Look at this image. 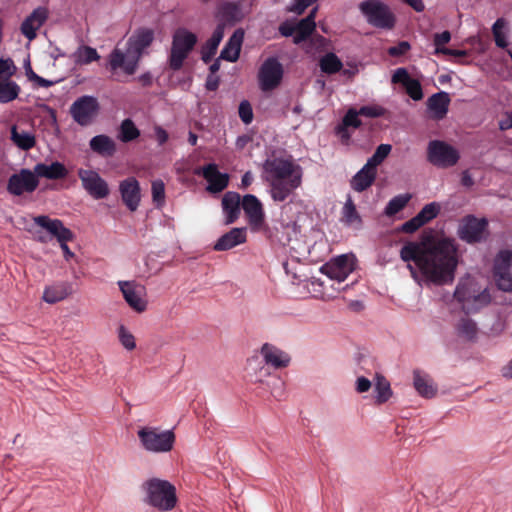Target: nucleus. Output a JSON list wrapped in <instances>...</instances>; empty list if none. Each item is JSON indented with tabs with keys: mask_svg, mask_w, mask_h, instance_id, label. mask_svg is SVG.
I'll return each mask as SVG.
<instances>
[{
	"mask_svg": "<svg viewBox=\"0 0 512 512\" xmlns=\"http://www.w3.org/2000/svg\"><path fill=\"white\" fill-rule=\"evenodd\" d=\"M118 339L121 345L128 351L136 348V340L134 335L123 325L118 328Z\"/></svg>",
	"mask_w": 512,
	"mask_h": 512,
	"instance_id": "3c124183",
	"label": "nucleus"
},
{
	"mask_svg": "<svg viewBox=\"0 0 512 512\" xmlns=\"http://www.w3.org/2000/svg\"><path fill=\"white\" fill-rule=\"evenodd\" d=\"M140 135L139 129L135 126L132 120L125 119L120 126L119 139L122 142H130L135 140Z\"/></svg>",
	"mask_w": 512,
	"mask_h": 512,
	"instance_id": "49530a36",
	"label": "nucleus"
},
{
	"mask_svg": "<svg viewBox=\"0 0 512 512\" xmlns=\"http://www.w3.org/2000/svg\"><path fill=\"white\" fill-rule=\"evenodd\" d=\"M359 116H361L359 110L353 108L349 109L343 118V125L345 127H360L362 123L361 120L359 119Z\"/></svg>",
	"mask_w": 512,
	"mask_h": 512,
	"instance_id": "13d9d810",
	"label": "nucleus"
},
{
	"mask_svg": "<svg viewBox=\"0 0 512 512\" xmlns=\"http://www.w3.org/2000/svg\"><path fill=\"white\" fill-rule=\"evenodd\" d=\"M410 49V44L406 41L400 42L398 45L390 47L388 53L391 56H399L405 54Z\"/></svg>",
	"mask_w": 512,
	"mask_h": 512,
	"instance_id": "e2e57ef3",
	"label": "nucleus"
},
{
	"mask_svg": "<svg viewBox=\"0 0 512 512\" xmlns=\"http://www.w3.org/2000/svg\"><path fill=\"white\" fill-rule=\"evenodd\" d=\"M341 215V219L345 225L354 229H360L362 227V218L358 213L356 205L354 204L350 195L347 197L343 205Z\"/></svg>",
	"mask_w": 512,
	"mask_h": 512,
	"instance_id": "c9c22d12",
	"label": "nucleus"
},
{
	"mask_svg": "<svg viewBox=\"0 0 512 512\" xmlns=\"http://www.w3.org/2000/svg\"><path fill=\"white\" fill-rule=\"evenodd\" d=\"M392 83L402 84L407 94L415 101H419L423 98V92L421 84L418 80L410 77L408 71L405 68H398L394 71L391 79Z\"/></svg>",
	"mask_w": 512,
	"mask_h": 512,
	"instance_id": "b1692460",
	"label": "nucleus"
},
{
	"mask_svg": "<svg viewBox=\"0 0 512 512\" xmlns=\"http://www.w3.org/2000/svg\"><path fill=\"white\" fill-rule=\"evenodd\" d=\"M71 293L69 286L65 283H58L45 288L42 299L46 303H56L64 300Z\"/></svg>",
	"mask_w": 512,
	"mask_h": 512,
	"instance_id": "58836bf2",
	"label": "nucleus"
},
{
	"mask_svg": "<svg viewBox=\"0 0 512 512\" xmlns=\"http://www.w3.org/2000/svg\"><path fill=\"white\" fill-rule=\"evenodd\" d=\"M242 209L253 232L261 231L265 227L263 205L255 195L246 194L242 198Z\"/></svg>",
	"mask_w": 512,
	"mask_h": 512,
	"instance_id": "a211bd4d",
	"label": "nucleus"
},
{
	"mask_svg": "<svg viewBox=\"0 0 512 512\" xmlns=\"http://www.w3.org/2000/svg\"><path fill=\"white\" fill-rule=\"evenodd\" d=\"M451 40V33L449 31H443L441 33H436L434 35V46H435V54H444V51L448 48L445 47L447 43Z\"/></svg>",
	"mask_w": 512,
	"mask_h": 512,
	"instance_id": "5fc2aeb1",
	"label": "nucleus"
},
{
	"mask_svg": "<svg viewBox=\"0 0 512 512\" xmlns=\"http://www.w3.org/2000/svg\"><path fill=\"white\" fill-rule=\"evenodd\" d=\"M373 401L377 405L388 402L392 396L390 382L380 373H376L373 377Z\"/></svg>",
	"mask_w": 512,
	"mask_h": 512,
	"instance_id": "c756f323",
	"label": "nucleus"
},
{
	"mask_svg": "<svg viewBox=\"0 0 512 512\" xmlns=\"http://www.w3.org/2000/svg\"><path fill=\"white\" fill-rule=\"evenodd\" d=\"M247 240L246 228H233L229 232L222 235L214 244V250L226 251L238 245L245 243Z\"/></svg>",
	"mask_w": 512,
	"mask_h": 512,
	"instance_id": "bb28decb",
	"label": "nucleus"
},
{
	"mask_svg": "<svg viewBox=\"0 0 512 512\" xmlns=\"http://www.w3.org/2000/svg\"><path fill=\"white\" fill-rule=\"evenodd\" d=\"M90 148L93 152L103 156H112L116 151V144L112 138L107 135H97L90 140Z\"/></svg>",
	"mask_w": 512,
	"mask_h": 512,
	"instance_id": "f704fd0d",
	"label": "nucleus"
},
{
	"mask_svg": "<svg viewBox=\"0 0 512 512\" xmlns=\"http://www.w3.org/2000/svg\"><path fill=\"white\" fill-rule=\"evenodd\" d=\"M270 378L271 381H266V384L271 395L277 400H282L286 394L284 380L280 376L276 375H272Z\"/></svg>",
	"mask_w": 512,
	"mask_h": 512,
	"instance_id": "de8ad7c7",
	"label": "nucleus"
},
{
	"mask_svg": "<svg viewBox=\"0 0 512 512\" xmlns=\"http://www.w3.org/2000/svg\"><path fill=\"white\" fill-rule=\"evenodd\" d=\"M152 199L157 206H162L165 202V185L161 180L152 182L151 187Z\"/></svg>",
	"mask_w": 512,
	"mask_h": 512,
	"instance_id": "864d4df0",
	"label": "nucleus"
},
{
	"mask_svg": "<svg viewBox=\"0 0 512 512\" xmlns=\"http://www.w3.org/2000/svg\"><path fill=\"white\" fill-rule=\"evenodd\" d=\"M77 175L81 181L82 188L95 200L106 198L110 194L107 181L93 169L80 168Z\"/></svg>",
	"mask_w": 512,
	"mask_h": 512,
	"instance_id": "9b49d317",
	"label": "nucleus"
},
{
	"mask_svg": "<svg viewBox=\"0 0 512 512\" xmlns=\"http://www.w3.org/2000/svg\"><path fill=\"white\" fill-rule=\"evenodd\" d=\"M355 261L353 254H343L324 264L320 271L330 279L342 282L353 272Z\"/></svg>",
	"mask_w": 512,
	"mask_h": 512,
	"instance_id": "4468645a",
	"label": "nucleus"
},
{
	"mask_svg": "<svg viewBox=\"0 0 512 512\" xmlns=\"http://www.w3.org/2000/svg\"><path fill=\"white\" fill-rule=\"evenodd\" d=\"M38 186L39 179L35 169L22 168L9 177L7 191L13 196H22L33 193Z\"/></svg>",
	"mask_w": 512,
	"mask_h": 512,
	"instance_id": "9d476101",
	"label": "nucleus"
},
{
	"mask_svg": "<svg viewBox=\"0 0 512 512\" xmlns=\"http://www.w3.org/2000/svg\"><path fill=\"white\" fill-rule=\"evenodd\" d=\"M391 150L392 146L390 144L379 145L375 153L367 160L366 164L377 170V166L385 160Z\"/></svg>",
	"mask_w": 512,
	"mask_h": 512,
	"instance_id": "09e8293b",
	"label": "nucleus"
},
{
	"mask_svg": "<svg viewBox=\"0 0 512 512\" xmlns=\"http://www.w3.org/2000/svg\"><path fill=\"white\" fill-rule=\"evenodd\" d=\"M34 169L38 175V179L43 177L50 180H57L65 178L68 175L66 167L58 161L52 162L49 165L45 163H37L34 166Z\"/></svg>",
	"mask_w": 512,
	"mask_h": 512,
	"instance_id": "2f4dec72",
	"label": "nucleus"
},
{
	"mask_svg": "<svg viewBox=\"0 0 512 512\" xmlns=\"http://www.w3.org/2000/svg\"><path fill=\"white\" fill-rule=\"evenodd\" d=\"M440 205L436 202H431L429 204H426L418 213L417 217L420 221L423 222V225L430 222L434 218L437 217V215L440 212Z\"/></svg>",
	"mask_w": 512,
	"mask_h": 512,
	"instance_id": "8fccbe9b",
	"label": "nucleus"
},
{
	"mask_svg": "<svg viewBox=\"0 0 512 512\" xmlns=\"http://www.w3.org/2000/svg\"><path fill=\"white\" fill-rule=\"evenodd\" d=\"M282 77V64L276 58H268L258 72L259 87L264 92L272 91L280 85Z\"/></svg>",
	"mask_w": 512,
	"mask_h": 512,
	"instance_id": "ddd939ff",
	"label": "nucleus"
},
{
	"mask_svg": "<svg viewBox=\"0 0 512 512\" xmlns=\"http://www.w3.org/2000/svg\"><path fill=\"white\" fill-rule=\"evenodd\" d=\"M121 199L130 211H136L141 201V189L138 180L129 177L119 183Z\"/></svg>",
	"mask_w": 512,
	"mask_h": 512,
	"instance_id": "412c9836",
	"label": "nucleus"
},
{
	"mask_svg": "<svg viewBox=\"0 0 512 512\" xmlns=\"http://www.w3.org/2000/svg\"><path fill=\"white\" fill-rule=\"evenodd\" d=\"M155 135L160 145L168 140V133L160 126L155 127Z\"/></svg>",
	"mask_w": 512,
	"mask_h": 512,
	"instance_id": "338daca9",
	"label": "nucleus"
},
{
	"mask_svg": "<svg viewBox=\"0 0 512 512\" xmlns=\"http://www.w3.org/2000/svg\"><path fill=\"white\" fill-rule=\"evenodd\" d=\"M422 226L423 222L420 221L417 216H414L412 219L408 220L401 226L400 231L405 233H413Z\"/></svg>",
	"mask_w": 512,
	"mask_h": 512,
	"instance_id": "052dcab7",
	"label": "nucleus"
},
{
	"mask_svg": "<svg viewBox=\"0 0 512 512\" xmlns=\"http://www.w3.org/2000/svg\"><path fill=\"white\" fill-rule=\"evenodd\" d=\"M11 140L21 150H30L36 144V139L32 132L19 129L17 126L11 128Z\"/></svg>",
	"mask_w": 512,
	"mask_h": 512,
	"instance_id": "4c0bfd02",
	"label": "nucleus"
},
{
	"mask_svg": "<svg viewBox=\"0 0 512 512\" xmlns=\"http://www.w3.org/2000/svg\"><path fill=\"white\" fill-rule=\"evenodd\" d=\"M487 226V219L468 215L462 219L459 226L458 235L462 240L466 242H479L485 237Z\"/></svg>",
	"mask_w": 512,
	"mask_h": 512,
	"instance_id": "f3484780",
	"label": "nucleus"
},
{
	"mask_svg": "<svg viewBox=\"0 0 512 512\" xmlns=\"http://www.w3.org/2000/svg\"><path fill=\"white\" fill-rule=\"evenodd\" d=\"M455 333L463 341L475 342L479 337L480 329L473 319L464 316L455 324Z\"/></svg>",
	"mask_w": 512,
	"mask_h": 512,
	"instance_id": "c85d7f7f",
	"label": "nucleus"
},
{
	"mask_svg": "<svg viewBox=\"0 0 512 512\" xmlns=\"http://www.w3.org/2000/svg\"><path fill=\"white\" fill-rule=\"evenodd\" d=\"M196 41V35L186 29H178L175 32L170 55V67L172 69L178 70L181 68Z\"/></svg>",
	"mask_w": 512,
	"mask_h": 512,
	"instance_id": "0eeeda50",
	"label": "nucleus"
},
{
	"mask_svg": "<svg viewBox=\"0 0 512 512\" xmlns=\"http://www.w3.org/2000/svg\"><path fill=\"white\" fill-rule=\"evenodd\" d=\"M411 199L409 194H400L393 197L385 207L384 213L387 216H393L401 211Z\"/></svg>",
	"mask_w": 512,
	"mask_h": 512,
	"instance_id": "a18cd8bd",
	"label": "nucleus"
},
{
	"mask_svg": "<svg viewBox=\"0 0 512 512\" xmlns=\"http://www.w3.org/2000/svg\"><path fill=\"white\" fill-rule=\"evenodd\" d=\"M99 109L98 101L93 96H82L70 107V113L75 122L81 126L90 124L97 115Z\"/></svg>",
	"mask_w": 512,
	"mask_h": 512,
	"instance_id": "dca6fc26",
	"label": "nucleus"
},
{
	"mask_svg": "<svg viewBox=\"0 0 512 512\" xmlns=\"http://www.w3.org/2000/svg\"><path fill=\"white\" fill-rule=\"evenodd\" d=\"M360 10L369 24L390 29L394 26V16L389 7L378 0H367L360 4Z\"/></svg>",
	"mask_w": 512,
	"mask_h": 512,
	"instance_id": "6e6552de",
	"label": "nucleus"
},
{
	"mask_svg": "<svg viewBox=\"0 0 512 512\" xmlns=\"http://www.w3.org/2000/svg\"><path fill=\"white\" fill-rule=\"evenodd\" d=\"M507 25L508 23L504 18H499L492 26V33L495 39V43L500 48H505L508 46Z\"/></svg>",
	"mask_w": 512,
	"mask_h": 512,
	"instance_id": "37998d69",
	"label": "nucleus"
},
{
	"mask_svg": "<svg viewBox=\"0 0 512 512\" xmlns=\"http://www.w3.org/2000/svg\"><path fill=\"white\" fill-rule=\"evenodd\" d=\"M500 130H508L512 128V112H507L499 121Z\"/></svg>",
	"mask_w": 512,
	"mask_h": 512,
	"instance_id": "0e129e2a",
	"label": "nucleus"
},
{
	"mask_svg": "<svg viewBox=\"0 0 512 512\" xmlns=\"http://www.w3.org/2000/svg\"><path fill=\"white\" fill-rule=\"evenodd\" d=\"M320 68L324 73L334 74L341 70L343 64L341 60L334 54L328 53L320 59Z\"/></svg>",
	"mask_w": 512,
	"mask_h": 512,
	"instance_id": "c03bdc74",
	"label": "nucleus"
},
{
	"mask_svg": "<svg viewBox=\"0 0 512 512\" xmlns=\"http://www.w3.org/2000/svg\"><path fill=\"white\" fill-rule=\"evenodd\" d=\"M316 1L317 0H294L289 10L300 15L307 7L311 6Z\"/></svg>",
	"mask_w": 512,
	"mask_h": 512,
	"instance_id": "680f3d73",
	"label": "nucleus"
},
{
	"mask_svg": "<svg viewBox=\"0 0 512 512\" xmlns=\"http://www.w3.org/2000/svg\"><path fill=\"white\" fill-rule=\"evenodd\" d=\"M242 200L237 192L229 191L222 198V209L225 215V223L232 224L240 216Z\"/></svg>",
	"mask_w": 512,
	"mask_h": 512,
	"instance_id": "a878e982",
	"label": "nucleus"
},
{
	"mask_svg": "<svg viewBox=\"0 0 512 512\" xmlns=\"http://www.w3.org/2000/svg\"><path fill=\"white\" fill-rule=\"evenodd\" d=\"M260 356L266 365L276 370L288 367L291 362V357L287 352L270 343L262 345Z\"/></svg>",
	"mask_w": 512,
	"mask_h": 512,
	"instance_id": "6ab92c4d",
	"label": "nucleus"
},
{
	"mask_svg": "<svg viewBox=\"0 0 512 512\" xmlns=\"http://www.w3.org/2000/svg\"><path fill=\"white\" fill-rule=\"evenodd\" d=\"M21 89L14 81H2L0 83V103H8L15 100Z\"/></svg>",
	"mask_w": 512,
	"mask_h": 512,
	"instance_id": "79ce46f5",
	"label": "nucleus"
},
{
	"mask_svg": "<svg viewBox=\"0 0 512 512\" xmlns=\"http://www.w3.org/2000/svg\"><path fill=\"white\" fill-rule=\"evenodd\" d=\"M279 30L283 36H286V37L293 36L294 37L296 34V25L284 23L280 26Z\"/></svg>",
	"mask_w": 512,
	"mask_h": 512,
	"instance_id": "69168bd1",
	"label": "nucleus"
},
{
	"mask_svg": "<svg viewBox=\"0 0 512 512\" xmlns=\"http://www.w3.org/2000/svg\"><path fill=\"white\" fill-rule=\"evenodd\" d=\"M450 104L449 94L441 91L433 94L427 100V110L429 117L434 120L443 119L447 112Z\"/></svg>",
	"mask_w": 512,
	"mask_h": 512,
	"instance_id": "393cba45",
	"label": "nucleus"
},
{
	"mask_svg": "<svg viewBox=\"0 0 512 512\" xmlns=\"http://www.w3.org/2000/svg\"><path fill=\"white\" fill-rule=\"evenodd\" d=\"M428 161L434 166L447 168L454 166L459 158V152L452 145L440 141H430L427 148Z\"/></svg>",
	"mask_w": 512,
	"mask_h": 512,
	"instance_id": "1a4fd4ad",
	"label": "nucleus"
},
{
	"mask_svg": "<svg viewBox=\"0 0 512 512\" xmlns=\"http://www.w3.org/2000/svg\"><path fill=\"white\" fill-rule=\"evenodd\" d=\"M413 385L418 394L424 398H433L437 393V388L430 376L419 371L414 372Z\"/></svg>",
	"mask_w": 512,
	"mask_h": 512,
	"instance_id": "72a5a7b5",
	"label": "nucleus"
},
{
	"mask_svg": "<svg viewBox=\"0 0 512 512\" xmlns=\"http://www.w3.org/2000/svg\"><path fill=\"white\" fill-rule=\"evenodd\" d=\"M119 289L129 307L137 313L147 310V290L136 281H118Z\"/></svg>",
	"mask_w": 512,
	"mask_h": 512,
	"instance_id": "f8f14e48",
	"label": "nucleus"
},
{
	"mask_svg": "<svg viewBox=\"0 0 512 512\" xmlns=\"http://www.w3.org/2000/svg\"><path fill=\"white\" fill-rule=\"evenodd\" d=\"M139 445L150 454H166L174 449L176 435L172 429L142 426L137 430Z\"/></svg>",
	"mask_w": 512,
	"mask_h": 512,
	"instance_id": "39448f33",
	"label": "nucleus"
},
{
	"mask_svg": "<svg viewBox=\"0 0 512 512\" xmlns=\"http://www.w3.org/2000/svg\"><path fill=\"white\" fill-rule=\"evenodd\" d=\"M316 13H317V7L313 8L310 11L309 15L306 18L302 19L296 25V34L293 38L294 43H296V44L301 43L306 38H308L312 34V32L315 30Z\"/></svg>",
	"mask_w": 512,
	"mask_h": 512,
	"instance_id": "e433bc0d",
	"label": "nucleus"
},
{
	"mask_svg": "<svg viewBox=\"0 0 512 512\" xmlns=\"http://www.w3.org/2000/svg\"><path fill=\"white\" fill-rule=\"evenodd\" d=\"M243 38V30L237 29L222 49L220 58L230 62H235L239 58Z\"/></svg>",
	"mask_w": 512,
	"mask_h": 512,
	"instance_id": "473e14b6",
	"label": "nucleus"
},
{
	"mask_svg": "<svg viewBox=\"0 0 512 512\" xmlns=\"http://www.w3.org/2000/svg\"><path fill=\"white\" fill-rule=\"evenodd\" d=\"M153 31L141 28L135 31L127 40L126 49L116 47L108 58V67L111 72L123 71L126 75H133L137 68L143 51L152 43Z\"/></svg>",
	"mask_w": 512,
	"mask_h": 512,
	"instance_id": "7ed1b4c3",
	"label": "nucleus"
},
{
	"mask_svg": "<svg viewBox=\"0 0 512 512\" xmlns=\"http://www.w3.org/2000/svg\"><path fill=\"white\" fill-rule=\"evenodd\" d=\"M454 297L468 313L478 311L487 306L491 301L487 288L482 287L470 276L459 281L454 291Z\"/></svg>",
	"mask_w": 512,
	"mask_h": 512,
	"instance_id": "423d86ee",
	"label": "nucleus"
},
{
	"mask_svg": "<svg viewBox=\"0 0 512 512\" xmlns=\"http://www.w3.org/2000/svg\"><path fill=\"white\" fill-rule=\"evenodd\" d=\"M303 168L292 156H272L262 163V179L276 203L289 200L303 182Z\"/></svg>",
	"mask_w": 512,
	"mask_h": 512,
	"instance_id": "f03ea898",
	"label": "nucleus"
},
{
	"mask_svg": "<svg viewBox=\"0 0 512 512\" xmlns=\"http://www.w3.org/2000/svg\"><path fill=\"white\" fill-rule=\"evenodd\" d=\"M17 68L12 59L0 58V83L9 80L16 72Z\"/></svg>",
	"mask_w": 512,
	"mask_h": 512,
	"instance_id": "603ef678",
	"label": "nucleus"
},
{
	"mask_svg": "<svg viewBox=\"0 0 512 512\" xmlns=\"http://www.w3.org/2000/svg\"><path fill=\"white\" fill-rule=\"evenodd\" d=\"M239 117L245 124H250L253 120L252 106L247 100H243L239 104L238 109Z\"/></svg>",
	"mask_w": 512,
	"mask_h": 512,
	"instance_id": "4d7b16f0",
	"label": "nucleus"
},
{
	"mask_svg": "<svg viewBox=\"0 0 512 512\" xmlns=\"http://www.w3.org/2000/svg\"><path fill=\"white\" fill-rule=\"evenodd\" d=\"M494 278L499 289L512 291V252L501 251L494 260Z\"/></svg>",
	"mask_w": 512,
	"mask_h": 512,
	"instance_id": "2eb2a0df",
	"label": "nucleus"
},
{
	"mask_svg": "<svg viewBox=\"0 0 512 512\" xmlns=\"http://www.w3.org/2000/svg\"><path fill=\"white\" fill-rule=\"evenodd\" d=\"M359 113L367 118H378L386 114V109L381 105L372 104L361 107Z\"/></svg>",
	"mask_w": 512,
	"mask_h": 512,
	"instance_id": "6e6d98bb",
	"label": "nucleus"
},
{
	"mask_svg": "<svg viewBox=\"0 0 512 512\" xmlns=\"http://www.w3.org/2000/svg\"><path fill=\"white\" fill-rule=\"evenodd\" d=\"M501 375L506 379H512V358L501 368Z\"/></svg>",
	"mask_w": 512,
	"mask_h": 512,
	"instance_id": "774afa93",
	"label": "nucleus"
},
{
	"mask_svg": "<svg viewBox=\"0 0 512 512\" xmlns=\"http://www.w3.org/2000/svg\"><path fill=\"white\" fill-rule=\"evenodd\" d=\"M201 174L208 182L207 190L211 193H219L228 186V174L219 172L215 164L204 166Z\"/></svg>",
	"mask_w": 512,
	"mask_h": 512,
	"instance_id": "5701e85b",
	"label": "nucleus"
},
{
	"mask_svg": "<svg viewBox=\"0 0 512 512\" xmlns=\"http://www.w3.org/2000/svg\"><path fill=\"white\" fill-rule=\"evenodd\" d=\"M246 372L252 382L259 384H265L272 376L270 367L259 357H252L248 360Z\"/></svg>",
	"mask_w": 512,
	"mask_h": 512,
	"instance_id": "cd10ccee",
	"label": "nucleus"
},
{
	"mask_svg": "<svg viewBox=\"0 0 512 512\" xmlns=\"http://www.w3.org/2000/svg\"><path fill=\"white\" fill-rule=\"evenodd\" d=\"M377 170L365 164L352 178L350 184L353 190L362 192L368 189L376 178Z\"/></svg>",
	"mask_w": 512,
	"mask_h": 512,
	"instance_id": "7c9ffc66",
	"label": "nucleus"
},
{
	"mask_svg": "<svg viewBox=\"0 0 512 512\" xmlns=\"http://www.w3.org/2000/svg\"><path fill=\"white\" fill-rule=\"evenodd\" d=\"M48 17V10L45 7H37L33 12L22 22L21 33L28 39L33 40L37 36V30L44 24Z\"/></svg>",
	"mask_w": 512,
	"mask_h": 512,
	"instance_id": "4be33fe9",
	"label": "nucleus"
},
{
	"mask_svg": "<svg viewBox=\"0 0 512 512\" xmlns=\"http://www.w3.org/2000/svg\"><path fill=\"white\" fill-rule=\"evenodd\" d=\"M224 24H219L214 30L211 38L207 41L204 51H203V60L208 61L216 52L220 42L224 36Z\"/></svg>",
	"mask_w": 512,
	"mask_h": 512,
	"instance_id": "ea45409f",
	"label": "nucleus"
},
{
	"mask_svg": "<svg viewBox=\"0 0 512 512\" xmlns=\"http://www.w3.org/2000/svg\"><path fill=\"white\" fill-rule=\"evenodd\" d=\"M400 257L419 283L446 285L454 281L458 250L451 238L428 236L420 242H408L401 248Z\"/></svg>",
	"mask_w": 512,
	"mask_h": 512,
	"instance_id": "f257e3e1",
	"label": "nucleus"
},
{
	"mask_svg": "<svg viewBox=\"0 0 512 512\" xmlns=\"http://www.w3.org/2000/svg\"><path fill=\"white\" fill-rule=\"evenodd\" d=\"M33 220L35 224L55 237L58 242H69L74 237L72 231L65 227L63 222L59 219H51L48 216L40 215L34 217Z\"/></svg>",
	"mask_w": 512,
	"mask_h": 512,
	"instance_id": "aec40b11",
	"label": "nucleus"
},
{
	"mask_svg": "<svg viewBox=\"0 0 512 512\" xmlns=\"http://www.w3.org/2000/svg\"><path fill=\"white\" fill-rule=\"evenodd\" d=\"M73 61L78 65H86L97 61L100 56L95 48L80 46L72 55Z\"/></svg>",
	"mask_w": 512,
	"mask_h": 512,
	"instance_id": "a19ab883",
	"label": "nucleus"
},
{
	"mask_svg": "<svg viewBox=\"0 0 512 512\" xmlns=\"http://www.w3.org/2000/svg\"><path fill=\"white\" fill-rule=\"evenodd\" d=\"M143 501L160 512H168L177 504L176 487L168 480L153 477L143 482Z\"/></svg>",
	"mask_w": 512,
	"mask_h": 512,
	"instance_id": "20e7f679",
	"label": "nucleus"
},
{
	"mask_svg": "<svg viewBox=\"0 0 512 512\" xmlns=\"http://www.w3.org/2000/svg\"><path fill=\"white\" fill-rule=\"evenodd\" d=\"M373 386V380L364 376H358L355 380V390L359 394L368 392Z\"/></svg>",
	"mask_w": 512,
	"mask_h": 512,
	"instance_id": "bf43d9fd",
	"label": "nucleus"
}]
</instances>
